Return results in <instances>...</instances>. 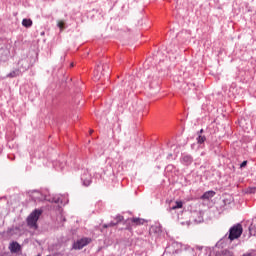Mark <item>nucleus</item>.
<instances>
[{
	"label": "nucleus",
	"instance_id": "f257e3e1",
	"mask_svg": "<svg viewBox=\"0 0 256 256\" xmlns=\"http://www.w3.org/2000/svg\"><path fill=\"white\" fill-rule=\"evenodd\" d=\"M32 199H34V201H50L51 203H58V205H67L69 203V198L67 195H56L51 198L49 196L43 195L39 191H35L33 193Z\"/></svg>",
	"mask_w": 256,
	"mask_h": 256
},
{
	"label": "nucleus",
	"instance_id": "f03ea898",
	"mask_svg": "<svg viewBox=\"0 0 256 256\" xmlns=\"http://www.w3.org/2000/svg\"><path fill=\"white\" fill-rule=\"evenodd\" d=\"M241 235H243V226L241 224H235L229 229L228 239L235 241V239H239Z\"/></svg>",
	"mask_w": 256,
	"mask_h": 256
},
{
	"label": "nucleus",
	"instance_id": "7ed1b4c3",
	"mask_svg": "<svg viewBox=\"0 0 256 256\" xmlns=\"http://www.w3.org/2000/svg\"><path fill=\"white\" fill-rule=\"evenodd\" d=\"M41 213L43 211L36 209L34 210L27 218L28 227L32 229H37V221H39V217H41Z\"/></svg>",
	"mask_w": 256,
	"mask_h": 256
},
{
	"label": "nucleus",
	"instance_id": "20e7f679",
	"mask_svg": "<svg viewBox=\"0 0 256 256\" xmlns=\"http://www.w3.org/2000/svg\"><path fill=\"white\" fill-rule=\"evenodd\" d=\"M81 183L84 187H89V185H91L92 178H91V173H89V170L82 169Z\"/></svg>",
	"mask_w": 256,
	"mask_h": 256
},
{
	"label": "nucleus",
	"instance_id": "39448f33",
	"mask_svg": "<svg viewBox=\"0 0 256 256\" xmlns=\"http://www.w3.org/2000/svg\"><path fill=\"white\" fill-rule=\"evenodd\" d=\"M89 243H91V238H82L74 242L73 249H83V247H86Z\"/></svg>",
	"mask_w": 256,
	"mask_h": 256
},
{
	"label": "nucleus",
	"instance_id": "423d86ee",
	"mask_svg": "<svg viewBox=\"0 0 256 256\" xmlns=\"http://www.w3.org/2000/svg\"><path fill=\"white\" fill-rule=\"evenodd\" d=\"M183 208V202L182 201H175L171 202L169 204V207L167 208L168 213H173V211H176V209H182Z\"/></svg>",
	"mask_w": 256,
	"mask_h": 256
},
{
	"label": "nucleus",
	"instance_id": "0eeeda50",
	"mask_svg": "<svg viewBox=\"0 0 256 256\" xmlns=\"http://www.w3.org/2000/svg\"><path fill=\"white\" fill-rule=\"evenodd\" d=\"M180 161L183 165L188 166L191 165V163H193V157H191V155L184 154L182 155Z\"/></svg>",
	"mask_w": 256,
	"mask_h": 256
},
{
	"label": "nucleus",
	"instance_id": "6e6552de",
	"mask_svg": "<svg viewBox=\"0 0 256 256\" xmlns=\"http://www.w3.org/2000/svg\"><path fill=\"white\" fill-rule=\"evenodd\" d=\"M11 253H19L21 251V245L17 242H12L9 246Z\"/></svg>",
	"mask_w": 256,
	"mask_h": 256
},
{
	"label": "nucleus",
	"instance_id": "1a4fd4ad",
	"mask_svg": "<svg viewBox=\"0 0 256 256\" xmlns=\"http://www.w3.org/2000/svg\"><path fill=\"white\" fill-rule=\"evenodd\" d=\"M102 67L97 66V68L94 70V80L99 81L101 79L103 72H101Z\"/></svg>",
	"mask_w": 256,
	"mask_h": 256
},
{
	"label": "nucleus",
	"instance_id": "9d476101",
	"mask_svg": "<svg viewBox=\"0 0 256 256\" xmlns=\"http://www.w3.org/2000/svg\"><path fill=\"white\" fill-rule=\"evenodd\" d=\"M249 233L250 235H256V217L252 219V222L249 226Z\"/></svg>",
	"mask_w": 256,
	"mask_h": 256
},
{
	"label": "nucleus",
	"instance_id": "9b49d317",
	"mask_svg": "<svg viewBox=\"0 0 256 256\" xmlns=\"http://www.w3.org/2000/svg\"><path fill=\"white\" fill-rule=\"evenodd\" d=\"M213 197H215V191H207L202 195L201 199H211Z\"/></svg>",
	"mask_w": 256,
	"mask_h": 256
},
{
	"label": "nucleus",
	"instance_id": "f8f14e48",
	"mask_svg": "<svg viewBox=\"0 0 256 256\" xmlns=\"http://www.w3.org/2000/svg\"><path fill=\"white\" fill-rule=\"evenodd\" d=\"M65 163L64 162H55L54 167L57 169V171H63L65 169Z\"/></svg>",
	"mask_w": 256,
	"mask_h": 256
},
{
	"label": "nucleus",
	"instance_id": "ddd939ff",
	"mask_svg": "<svg viewBox=\"0 0 256 256\" xmlns=\"http://www.w3.org/2000/svg\"><path fill=\"white\" fill-rule=\"evenodd\" d=\"M22 25H23V27H26V28L32 27L33 21L31 19L25 18L22 20Z\"/></svg>",
	"mask_w": 256,
	"mask_h": 256
},
{
	"label": "nucleus",
	"instance_id": "4468645a",
	"mask_svg": "<svg viewBox=\"0 0 256 256\" xmlns=\"http://www.w3.org/2000/svg\"><path fill=\"white\" fill-rule=\"evenodd\" d=\"M205 141H207V138H206L205 136L199 135V136L197 137V143H198L199 145H203V143H205Z\"/></svg>",
	"mask_w": 256,
	"mask_h": 256
},
{
	"label": "nucleus",
	"instance_id": "2eb2a0df",
	"mask_svg": "<svg viewBox=\"0 0 256 256\" xmlns=\"http://www.w3.org/2000/svg\"><path fill=\"white\" fill-rule=\"evenodd\" d=\"M132 223H135V225H143V223H145V220L141 218H133Z\"/></svg>",
	"mask_w": 256,
	"mask_h": 256
},
{
	"label": "nucleus",
	"instance_id": "dca6fc26",
	"mask_svg": "<svg viewBox=\"0 0 256 256\" xmlns=\"http://www.w3.org/2000/svg\"><path fill=\"white\" fill-rule=\"evenodd\" d=\"M57 27H59L60 31H63V29H65V21L63 20L58 21Z\"/></svg>",
	"mask_w": 256,
	"mask_h": 256
},
{
	"label": "nucleus",
	"instance_id": "f3484780",
	"mask_svg": "<svg viewBox=\"0 0 256 256\" xmlns=\"http://www.w3.org/2000/svg\"><path fill=\"white\" fill-rule=\"evenodd\" d=\"M217 256H235L233 252L225 250L222 254Z\"/></svg>",
	"mask_w": 256,
	"mask_h": 256
},
{
	"label": "nucleus",
	"instance_id": "a211bd4d",
	"mask_svg": "<svg viewBox=\"0 0 256 256\" xmlns=\"http://www.w3.org/2000/svg\"><path fill=\"white\" fill-rule=\"evenodd\" d=\"M247 193L249 194H255L256 193V187H249L246 190Z\"/></svg>",
	"mask_w": 256,
	"mask_h": 256
},
{
	"label": "nucleus",
	"instance_id": "6ab92c4d",
	"mask_svg": "<svg viewBox=\"0 0 256 256\" xmlns=\"http://www.w3.org/2000/svg\"><path fill=\"white\" fill-rule=\"evenodd\" d=\"M17 75H19L18 71H12L10 72L7 77L13 78V77H17Z\"/></svg>",
	"mask_w": 256,
	"mask_h": 256
},
{
	"label": "nucleus",
	"instance_id": "aec40b11",
	"mask_svg": "<svg viewBox=\"0 0 256 256\" xmlns=\"http://www.w3.org/2000/svg\"><path fill=\"white\" fill-rule=\"evenodd\" d=\"M194 221H195V223H201L203 221V216L201 214H199L198 219H195Z\"/></svg>",
	"mask_w": 256,
	"mask_h": 256
},
{
	"label": "nucleus",
	"instance_id": "412c9836",
	"mask_svg": "<svg viewBox=\"0 0 256 256\" xmlns=\"http://www.w3.org/2000/svg\"><path fill=\"white\" fill-rule=\"evenodd\" d=\"M253 253H255V250H251V252H247L243 254L242 256H253Z\"/></svg>",
	"mask_w": 256,
	"mask_h": 256
},
{
	"label": "nucleus",
	"instance_id": "4be33fe9",
	"mask_svg": "<svg viewBox=\"0 0 256 256\" xmlns=\"http://www.w3.org/2000/svg\"><path fill=\"white\" fill-rule=\"evenodd\" d=\"M247 167V161H243L241 164H240V169H243Z\"/></svg>",
	"mask_w": 256,
	"mask_h": 256
},
{
	"label": "nucleus",
	"instance_id": "5701e85b",
	"mask_svg": "<svg viewBox=\"0 0 256 256\" xmlns=\"http://www.w3.org/2000/svg\"><path fill=\"white\" fill-rule=\"evenodd\" d=\"M121 221H123V216H118V217H117V223H119V222H121Z\"/></svg>",
	"mask_w": 256,
	"mask_h": 256
},
{
	"label": "nucleus",
	"instance_id": "b1692460",
	"mask_svg": "<svg viewBox=\"0 0 256 256\" xmlns=\"http://www.w3.org/2000/svg\"><path fill=\"white\" fill-rule=\"evenodd\" d=\"M173 245L176 246V247H182V245L177 243V242L173 243Z\"/></svg>",
	"mask_w": 256,
	"mask_h": 256
},
{
	"label": "nucleus",
	"instance_id": "393cba45",
	"mask_svg": "<svg viewBox=\"0 0 256 256\" xmlns=\"http://www.w3.org/2000/svg\"><path fill=\"white\" fill-rule=\"evenodd\" d=\"M155 231H156V233L159 232V231H161V227H156V228H155Z\"/></svg>",
	"mask_w": 256,
	"mask_h": 256
},
{
	"label": "nucleus",
	"instance_id": "a878e982",
	"mask_svg": "<svg viewBox=\"0 0 256 256\" xmlns=\"http://www.w3.org/2000/svg\"><path fill=\"white\" fill-rule=\"evenodd\" d=\"M198 133H200V134L203 133V129H201Z\"/></svg>",
	"mask_w": 256,
	"mask_h": 256
},
{
	"label": "nucleus",
	"instance_id": "bb28decb",
	"mask_svg": "<svg viewBox=\"0 0 256 256\" xmlns=\"http://www.w3.org/2000/svg\"><path fill=\"white\" fill-rule=\"evenodd\" d=\"M110 225H117V223H111Z\"/></svg>",
	"mask_w": 256,
	"mask_h": 256
},
{
	"label": "nucleus",
	"instance_id": "cd10ccee",
	"mask_svg": "<svg viewBox=\"0 0 256 256\" xmlns=\"http://www.w3.org/2000/svg\"><path fill=\"white\" fill-rule=\"evenodd\" d=\"M152 231H155V228H154V226H152Z\"/></svg>",
	"mask_w": 256,
	"mask_h": 256
},
{
	"label": "nucleus",
	"instance_id": "c85d7f7f",
	"mask_svg": "<svg viewBox=\"0 0 256 256\" xmlns=\"http://www.w3.org/2000/svg\"><path fill=\"white\" fill-rule=\"evenodd\" d=\"M63 221H65V218H63Z\"/></svg>",
	"mask_w": 256,
	"mask_h": 256
}]
</instances>
